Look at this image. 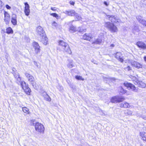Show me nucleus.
Listing matches in <instances>:
<instances>
[{"instance_id":"1","label":"nucleus","mask_w":146,"mask_h":146,"mask_svg":"<svg viewBox=\"0 0 146 146\" xmlns=\"http://www.w3.org/2000/svg\"><path fill=\"white\" fill-rule=\"evenodd\" d=\"M14 70H15V69L13 68V74L16 80L17 83L19 85H21L27 94L29 95L31 91V90L28 87V85L25 84V82L21 81V78L19 77L18 73L15 72Z\"/></svg>"},{"instance_id":"2","label":"nucleus","mask_w":146,"mask_h":146,"mask_svg":"<svg viewBox=\"0 0 146 146\" xmlns=\"http://www.w3.org/2000/svg\"><path fill=\"white\" fill-rule=\"evenodd\" d=\"M59 45L64 52H66L70 54L72 52L68 44L63 40H60L58 42Z\"/></svg>"},{"instance_id":"3","label":"nucleus","mask_w":146,"mask_h":146,"mask_svg":"<svg viewBox=\"0 0 146 146\" xmlns=\"http://www.w3.org/2000/svg\"><path fill=\"white\" fill-rule=\"evenodd\" d=\"M104 26L112 33H115L117 31V28L113 23L110 22H106Z\"/></svg>"},{"instance_id":"4","label":"nucleus","mask_w":146,"mask_h":146,"mask_svg":"<svg viewBox=\"0 0 146 146\" xmlns=\"http://www.w3.org/2000/svg\"><path fill=\"white\" fill-rule=\"evenodd\" d=\"M35 125V128L36 131L40 133H43L44 130V128L43 125L38 122L36 123L35 124L33 122L32 125Z\"/></svg>"},{"instance_id":"5","label":"nucleus","mask_w":146,"mask_h":146,"mask_svg":"<svg viewBox=\"0 0 146 146\" xmlns=\"http://www.w3.org/2000/svg\"><path fill=\"white\" fill-rule=\"evenodd\" d=\"M123 84L125 87L127 88L129 90H131L135 92H138V88H136L133 84L126 82L124 83Z\"/></svg>"},{"instance_id":"6","label":"nucleus","mask_w":146,"mask_h":146,"mask_svg":"<svg viewBox=\"0 0 146 146\" xmlns=\"http://www.w3.org/2000/svg\"><path fill=\"white\" fill-rule=\"evenodd\" d=\"M25 75L28 78V80L29 81L33 82L32 83V84L34 88L36 89H37L38 87V85H36V83L33 82L34 78L33 76L28 73H26Z\"/></svg>"},{"instance_id":"7","label":"nucleus","mask_w":146,"mask_h":146,"mask_svg":"<svg viewBox=\"0 0 146 146\" xmlns=\"http://www.w3.org/2000/svg\"><path fill=\"white\" fill-rule=\"evenodd\" d=\"M125 100L123 97H120L118 96H115L111 98V102L114 103L122 102Z\"/></svg>"},{"instance_id":"8","label":"nucleus","mask_w":146,"mask_h":146,"mask_svg":"<svg viewBox=\"0 0 146 146\" xmlns=\"http://www.w3.org/2000/svg\"><path fill=\"white\" fill-rule=\"evenodd\" d=\"M36 31L38 36L41 37L42 36L45 35L44 33V31L43 30L42 27L40 26H38L36 30Z\"/></svg>"},{"instance_id":"9","label":"nucleus","mask_w":146,"mask_h":146,"mask_svg":"<svg viewBox=\"0 0 146 146\" xmlns=\"http://www.w3.org/2000/svg\"><path fill=\"white\" fill-rule=\"evenodd\" d=\"M33 46L35 49V52L36 54L39 53L40 50V46L38 43L36 42H34L33 43Z\"/></svg>"},{"instance_id":"10","label":"nucleus","mask_w":146,"mask_h":146,"mask_svg":"<svg viewBox=\"0 0 146 146\" xmlns=\"http://www.w3.org/2000/svg\"><path fill=\"white\" fill-rule=\"evenodd\" d=\"M108 16H109V20L112 22L116 23L117 22H119L120 21V20L118 19L116 16L108 15Z\"/></svg>"},{"instance_id":"11","label":"nucleus","mask_w":146,"mask_h":146,"mask_svg":"<svg viewBox=\"0 0 146 146\" xmlns=\"http://www.w3.org/2000/svg\"><path fill=\"white\" fill-rule=\"evenodd\" d=\"M93 37L91 34L85 33L83 36V38L84 40H86L90 41H92Z\"/></svg>"},{"instance_id":"12","label":"nucleus","mask_w":146,"mask_h":146,"mask_svg":"<svg viewBox=\"0 0 146 146\" xmlns=\"http://www.w3.org/2000/svg\"><path fill=\"white\" fill-rule=\"evenodd\" d=\"M137 46L142 49H146V45L143 42L141 41H138L136 43Z\"/></svg>"},{"instance_id":"13","label":"nucleus","mask_w":146,"mask_h":146,"mask_svg":"<svg viewBox=\"0 0 146 146\" xmlns=\"http://www.w3.org/2000/svg\"><path fill=\"white\" fill-rule=\"evenodd\" d=\"M17 15L15 14H13L11 16V22L14 25L17 24Z\"/></svg>"},{"instance_id":"14","label":"nucleus","mask_w":146,"mask_h":146,"mask_svg":"<svg viewBox=\"0 0 146 146\" xmlns=\"http://www.w3.org/2000/svg\"><path fill=\"white\" fill-rule=\"evenodd\" d=\"M134 84H137L139 87L142 88H145L146 86V84L145 83L142 81H139L138 80L136 81Z\"/></svg>"},{"instance_id":"15","label":"nucleus","mask_w":146,"mask_h":146,"mask_svg":"<svg viewBox=\"0 0 146 146\" xmlns=\"http://www.w3.org/2000/svg\"><path fill=\"white\" fill-rule=\"evenodd\" d=\"M64 13L66 14L71 16H74L76 14V12L74 10L70 11H66L64 12Z\"/></svg>"},{"instance_id":"16","label":"nucleus","mask_w":146,"mask_h":146,"mask_svg":"<svg viewBox=\"0 0 146 146\" xmlns=\"http://www.w3.org/2000/svg\"><path fill=\"white\" fill-rule=\"evenodd\" d=\"M123 56L121 52H117L115 54L116 58L121 62H123V60L122 58Z\"/></svg>"},{"instance_id":"17","label":"nucleus","mask_w":146,"mask_h":146,"mask_svg":"<svg viewBox=\"0 0 146 146\" xmlns=\"http://www.w3.org/2000/svg\"><path fill=\"white\" fill-rule=\"evenodd\" d=\"M41 41L45 45L47 44L48 41V38L46 36V35L42 36L41 37Z\"/></svg>"},{"instance_id":"18","label":"nucleus","mask_w":146,"mask_h":146,"mask_svg":"<svg viewBox=\"0 0 146 146\" xmlns=\"http://www.w3.org/2000/svg\"><path fill=\"white\" fill-rule=\"evenodd\" d=\"M119 106L121 108H129L130 107L129 104L127 102H125L123 103L120 104Z\"/></svg>"},{"instance_id":"19","label":"nucleus","mask_w":146,"mask_h":146,"mask_svg":"<svg viewBox=\"0 0 146 146\" xmlns=\"http://www.w3.org/2000/svg\"><path fill=\"white\" fill-rule=\"evenodd\" d=\"M68 63L67 64V67L69 68H71L74 66L73 61L71 59H68Z\"/></svg>"},{"instance_id":"20","label":"nucleus","mask_w":146,"mask_h":146,"mask_svg":"<svg viewBox=\"0 0 146 146\" xmlns=\"http://www.w3.org/2000/svg\"><path fill=\"white\" fill-rule=\"evenodd\" d=\"M132 64L135 67L137 68H142V66L140 63L137 62H133Z\"/></svg>"},{"instance_id":"21","label":"nucleus","mask_w":146,"mask_h":146,"mask_svg":"<svg viewBox=\"0 0 146 146\" xmlns=\"http://www.w3.org/2000/svg\"><path fill=\"white\" fill-rule=\"evenodd\" d=\"M119 92L121 94H126L127 95H129V94L127 93V91L126 90L123 89L122 87H120L119 88Z\"/></svg>"},{"instance_id":"22","label":"nucleus","mask_w":146,"mask_h":146,"mask_svg":"<svg viewBox=\"0 0 146 146\" xmlns=\"http://www.w3.org/2000/svg\"><path fill=\"white\" fill-rule=\"evenodd\" d=\"M43 96L44 99L47 101L50 102L51 101V99L50 97L45 92L43 95Z\"/></svg>"},{"instance_id":"23","label":"nucleus","mask_w":146,"mask_h":146,"mask_svg":"<svg viewBox=\"0 0 146 146\" xmlns=\"http://www.w3.org/2000/svg\"><path fill=\"white\" fill-rule=\"evenodd\" d=\"M102 38H98L96 39L95 41L92 42V44H100L102 42Z\"/></svg>"},{"instance_id":"24","label":"nucleus","mask_w":146,"mask_h":146,"mask_svg":"<svg viewBox=\"0 0 146 146\" xmlns=\"http://www.w3.org/2000/svg\"><path fill=\"white\" fill-rule=\"evenodd\" d=\"M140 135L141 136L142 139L143 140H146V133L144 132H141L140 133Z\"/></svg>"},{"instance_id":"25","label":"nucleus","mask_w":146,"mask_h":146,"mask_svg":"<svg viewBox=\"0 0 146 146\" xmlns=\"http://www.w3.org/2000/svg\"><path fill=\"white\" fill-rule=\"evenodd\" d=\"M6 33L8 34H13V31L11 27H9L6 29Z\"/></svg>"},{"instance_id":"26","label":"nucleus","mask_w":146,"mask_h":146,"mask_svg":"<svg viewBox=\"0 0 146 146\" xmlns=\"http://www.w3.org/2000/svg\"><path fill=\"white\" fill-rule=\"evenodd\" d=\"M78 28L72 26L70 27V30L71 32H74L77 31Z\"/></svg>"},{"instance_id":"27","label":"nucleus","mask_w":146,"mask_h":146,"mask_svg":"<svg viewBox=\"0 0 146 146\" xmlns=\"http://www.w3.org/2000/svg\"><path fill=\"white\" fill-rule=\"evenodd\" d=\"M75 17V19L77 20H79L81 19V17L77 13H76V15H75L74 16Z\"/></svg>"},{"instance_id":"28","label":"nucleus","mask_w":146,"mask_h":146,"mask_svg":"<svg viewBox=\"0 0 146 146\" xmlns=\"http://www.w3.org/2000/svg\"><path fill=\"white\" fill-rule=\"evenodd\" d=\"M125 114L126 115H132V112L131 111L127 110L125 111Z\"/></svg>"},{"instance_id":"29","label":"nucleus","mask_w":146,"mask_h":146,"mask_svg":"<svg viewBox=\"0 0 146 146\" xmlns=\"http://www.w3.org/2000/svg\"><path fill=\"white\" fill-rule=\"evenodd\" d=\"M86 31V29H84L82 28L78 27L77 29V31L81 33L85 32Z\"/></svg>"},{"instance_id":"30","label":"nucleus","mask_w":146,"mask_h":146,"mask_svg":"<svg viewBox=\"0 0 146 146\" xmlns=\"http://www.w3.org/2000/svg\"><path fill=\"white\" fill-rule=\"evenodd\" d=\"M25 5L24 10H30V7L29 4L27 2H26L24 3Z\"/></svg>"},{"instance_id":"31","label":"nucleus","mask_w":146,"mask_h":146,"mask_svg":"<svg viewBox=\"0 0 146 146\" xmlns=\"http://www.w3.org/2000/svg\"><path fill=\"white\" fill-rule=\"evenodd\" d=\"M9 19L10 18L9 17H4V20L6 24H8L9 23Z\"/></svg>"},{"instance_id":"32","label":"nucleus","mask_w":146,"mask_h":146,"mask_svg":"<svg viewBox=\"0 0 146 146\" xmlns=\"http://www.w3.org/2000/svg\"><path fill=\"white\" fill-rule=\"evenodd\" d=\"M23 111L25 113H29V110L28 108L26 107H23L22 108Z\"/></svg>"},{"instance_id":"33","label":"nucleus","mask_w":146,"mask_h":146,"mask_svg":"<svg viewBox=\"0 0 146 146\" xmlns=\"http://www.w3.org/2000/svg\"><path fill=\"white\" fill-rule=\"evenodd\" d=\"M136 18L137 20L140 23L141 21L143 20L142 17L141 16H138L136 17Z\"/></svg>"},{"instance_id":"34","label":"nucleus","mask_w":146,"mask_h":146,"mask_svg":"<svg viewBox=\"0 0 146 146\" xmlns=\"http://www.w3.org/2000/svg\"><path fill=\"white\" fill-rule=\"evenodd\" d=\"M75 78L76 79L78 80H82V81L84 80V78H83L82 76H75Z\"/></svg>"},{"instance_id":"35","label":"nucleus","mask_w":146,"mask_h":146,"mask_svg":"<svg viewBox=\"0 0 146 146\" xmlns=\"http://www.w3.org/2000/svg\"><path fill=\"white\" fill-rule=\"evenodd\" d=\"M30 10H24V13L26 16H29L30 14Z\"/></svg>"},{"instance_id":"36","label":"nucleus","mask_w":146,"mask_h":146,"mask_svg":"<svg viewBox=\"0 0 146 146\" xmlns=\"http://www.w3.org/2000/svg\"><path fill=\"white\" fill-rule=\"evenodd\" d=\"M51 16H53L54 17H56L57 19H58V15L56 13H52L50 14Z\"/></svg>"},{"instance_id":"37","label":"nucleus","mask_w":146,"mask_h":146,"mask_svg":"<svg viewBox=\"0 0 146 146\" xmlns=\"http://www.w3.org/2000/svg\"><path fill=\"white\" fill-rule=\"evenodd\" d=\"M4 17H9L10 18V16L9 13L6 11H4Z\"/></svg>"},{"instance_id":"38","label":"nucleus","mask_w":146,"mask_h":146,"mask_svg":"<svg viewBox=\"0 0 146 146\" xmlns=\"http://www.w3.org/2000/svg\"><path fill=\"white\" fill-rule=\"evenodd\" d=\"M104 82L107 83L111 80V78H104Z\"/></svg>"},{"instance_id":"39","label":"nucleus","mask_w":146,"mask_h":146,"mask_svg":"<svg viewBox=\"0 0 146 146\" xmlns=\"http://www.w3.org/2000/svg\"><path fill=\"white\" fill-rule=\"evenodd\" d=\"M140 23H141L143 25L146 26V21L145 20L143 19L142 21Z\"/></svg>"},{"instance_id":"40","label":"nucleus","mask_w":146,"mask_h":146,"mask_svg":"<svg viewBox=\"0 0 146 146\" xmlns=\"http://www.w3.org/2000/svg\"><path fill=\"white\" fill-rule=\"evenodd\" d=\"M57 88L60 91H62L63 89V87L62 86H61L60 85H58L57 87Z\"/></svg>"},{"instance_id":"41","label":"nucleus","mask_w":146,"mask_h":146,"mask_svg":"<svg viewBox=\"0 0 146 146\" xmlns=\"http://www.w3.org/2000/svg\"><path fill=\"white\" fill-rule=\"evenodd\" d=\"M125 69L126 71H129L131 70V68L130 66H128L126 67L125 68Z\"/></svg>"},{"instance_id":"42","label":"nucleus","mask_w":146,"mask_h":146,"mask_svg":"<svg viewBox=\"0 0 146 146\" xmlns=\"http://www.w3.org/2000/svg\"><path fill=\"white\" fill-rule=\"evenodd\" d=\"M104 34L103 33H101L99 36L98 38H102H102L104 37Z\"/></svg>"},{"instance_id":"43","label":"nucleus","mask_w":146,"mask_h":146,"mask_svg":"<svg viewBox=\"0 0 146 146\" xmlns=\"http://www.w3.org/2000/svg\"><path fill=\"white\" fill-rule=\"evenodd\" d=\"M133 30H135L137 32H138L139 31V30L138 28L137 27L135 26L133 29Z\"/></svg>"},{"instance_id":"44","label":"nucleus","mask_w":146,"mask_h":146,"mask_svg":"<svg viewBox=\"0 0 146 146\" xmlns=\"http://www.w3.org/2000/svg\"><path fill=\"white\" fill-rule=\"evenodd\" d=\"M109 3L108 2L106 1H104V4L106 6H108L109 5Z\"/></svg>"},{"instance_id":"45","label":"nucleus","mask_w":146,"mask_h":146,"mask_svg":"<svg viewBox=\"0 0 146 146\" xmlns=\"http://www.w3.org/2000/svg\"><path fill=\"white\" fill-rule=\"evenodd\" d=\"M5 7L6 8L8 9H11V7L8 5H5Z\"/></svg>"},{"instance_id":"46","label":"nucleus","mask_w":146,"mask_h":146,"mask_svg":"<svg viewBox=\"0 0 146 146\" xmlns=\"http://www.w3.org/2000/svg\"><path fill=\"white\" fill-rule=\"evenodd\" d=\"M34 64L38 68H39V66L38 65V64H37V63L36 62H35V61H34Z\"/></svg>"},{"instance_id":"47","label":"nucleus","mask_w":146,"mask_h":146,"mask_svg":"<svg viewBox=\"0 0 146 146\" xmlns=\"http://www.w3.org/2000/svg\"><path fill=\"white\" fill-rule=\"evenodd\" d=\"M70 4L72 5H74L75 4V2L73 1H71L70 2Z\"/></svg>"},{"instance_id":"48","label":"nucleus","mask_w":146,"mask_h":146,"mask_svg":"<svg viewBox=\"0 0 146 146\" xmlns=\"http://www.w3.org/2000/svg\"><path fill=\"white\" fill-rule=\"evenodd\" d=\"M141 117L143 119L146 120V116L145 115H142Z\"/></svg>"},{"instance_id":"49","label":"nucleus","mask_w":146,"mask_h":146,"mask_svg":"<svg viewBox=\"0 0 146 146\" xmlns=\"http://www.w3.org/2000/svg\"><path fill=\"white\" fill-rule=\"evenodd\" d=\"M52 25L56 27L57 25V24L55 21H54L52 23Z\"/></svg>"},{"instance_id":"50","label":"nucleus","mask_w":146,"mask_h":146,"mask_svg":"<svg viewBox=\"0 0 146 146\" xmlns=\"http://www.w3.org/2000/svg\"><path fill=\"white\" fill-rule=\"evenodd\" d=\"M51 9L54 11H55L56 10V8L55 7H51Z\"/></svg>"},{"instance_id":"51","label":"nucleus","mask_w":146,"mask_h":146,"mask_svg":"<svg viewBox=\"0 0 146 146\" xmlns=\"http://www.w3.org/2000/svg\"><path fill=\"white\" fill-rule=\"evenodd\" d=\"M115 46V45L114 44H112L110 45V47H111V48H113Z\"/></svg>"},{"instance_id":"52","label":"nucleus","mask_w":146,"mask_h":146,"mask_svg":"<svg viewBox=\"0 0 146 146\" xmlns=\"http://www.w3.org/2000/svg\"><path fill=\"white\" fill-rule=\"evenodd\" d=\"M3 5V3L2 1L0 0V6L2 7Z\"/></svg>"},{"instance_id":"53","label":"nucleus","mask_w":146,"mask_h":146,"mask_svg":"<svg viewBox=\"0 0 146 146\" xmlns=\"http://www.w3.org/2000/svg\"><path fill=\"white\" fill-rule=\"evenodd\" d=\"M92 62L95 64H97V63H96V61L94 60H92Z\"/></svg>"},{"instance_id":"54","label":"nucleus","mask_w":146,"mask_h":146,"mask_svg":"<svg viewBox=\"0 0 146 146\" xmlns=\"http://www.w3.org/2000/svg\"><path fill=\"white\" fill-rule=\"evenodd\" d=\"M144 60L146 62V56H145L144 58Z\"/></svg>"},{"instance_id":"55","label":"nucleus","mask_w":146,"mask_h":146,"mask_svg":"<svg viewBox=\"0 0 146 146\" xmlns=\"http://www.w3.org/2000/svg\"><path fill=\"white\" fill-rule=\"evenodd\" d=\"M70 87H71V88H72V85H70Z\"/></svg>"}]
</instances>
